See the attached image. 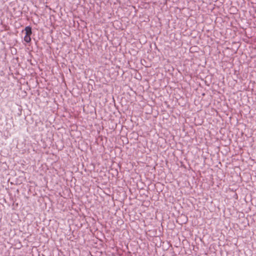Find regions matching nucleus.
I'll use <instances>...</instances> for the list:
<instances>
[{"label":"nucleus","mask_w":256,"mask_h":256,"mask_svg":"<svg viewBox=\"0 0 256 256\" xmlns=\"http://www.w3.org/2000/svg\"><path fill=\"white\" fill-rule=\"evenodd\" d=\"M26 35L24 37V40L26 42H30L31 41L30 36L32 34V28L30 26H26L24 28Z\"/></svg>","instance_id":"1"}]
</instances>
